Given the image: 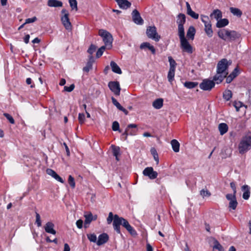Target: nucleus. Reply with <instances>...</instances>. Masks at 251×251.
I'll use <instances>...</instances> for the list:
<instances>
[{
	"label": "nucleus",
	"mask_w": 251,
	"mask_h": 251,
	"mask_svg": "<svg viewBox=\"0 0 251 251\" xmlns=\"http://www.w3.org/2000/svg\"><path fill=\"white\" fill-rule=\"evenodd\" d=\"M238 73L239 70L238 67H236L228 76H226V82L227 83H230L233 80V79L238 75Z\"/></svg>",
	"instance_id": "17"
},
{
	"label": "nucleus",
	"mask_w": 251,
	"mask_h": 251,
	"mask_svg": "<svg viewBox=\"0 0 251 251\" xmlns=\"http://www.w3.org/2000/svg\"><path fill=\"white\" fill-rule=\"evenodd\" d=\"M215 85V82L213 80L209 79H204L200 84V88L204 91H210Z\"/></svg>",
	"instance_id": "8"
},
{
	"label": "nucleus",
	"mask_w": 251,
	"mask_h": 251,
	"mask_svg": "<svg viewBox=\"0 0 251 251\" xmlns=\"http://www.w3.org/2000/svg\"><path fill=\"white\" fill-rule=\"evenodd\" d=\"M196 30L193 26H190L187 31V37L188 38L193 40L195 35Z\"/></svg>",
	"instance_id": "24"
},
{
	"label": "nucleus",
	"mask_w": 251,
	"mask_h": 251,
	"mask_svg": "<svg viewBox=\"0 0 251 251\" xmlns=\"http://www.w3.org/2000/svg\"><path fill=\"white\" fill-rule=\"evenodd\" d=\"M68 183H69V185H70V186L72 188H74L75 187V179H74V178L71 175H70L69 176V177H68Z\"/></svg>",
	"instance_id": "46"
},
{
	"label": "nucleus",
	"mask_w": 251,
	"mask_h": 251,
	"mask_svg": "<svg viewBox=\"0 0 251 251\" xmlns=\"http://www.w3.org/2000/svg\"><path fill=\"white\" fill-rule=\"evenodd\" d=\"M75 88V85L74 84H71L70 86H65L64 87V90L68 92H72Z\"/></svg>",
	"instance_id": "59"
},
{
	"label": "nucleus",
	"mask_w": 251,
	"mask_h": 251,
	"mask_svg": "<svg viewBox=\"0 0 251 251\" xmlns=\"http://www.w3.org/2000/svg\"><path fill=\"white\" fill-rule=\"evenodd\" d=\"M37 21V18L34 16L31 18H27L25 20L24 24H27L35 22Z\"/></svg>",
	"instance_id": "58"
},
{
	"label": "nucleus",
	"mask_w": 251,
	"mask_h": 251,
	"mask_svg": "<svg viewBox=\"0 0 251 251\" xmlns=\"http://www.w3.org/2000/svg\"><path fill=\"white\" fill-rule=\"evenodd\" d=\"M230 12L234 16H236L238 17H240L242 15V11L237 8L230 7L229 8Z\"/></svg>",
	"instance_id": "32"
},
{
	"label": "nucleus",
	"mask_w": 251,
	"mask_h": 251,
	"mask_svg": "<svg viewBox=\"0 0 251 251\" xmlns=\"http://www.w3.org/2000/svg\"><path fill=\"white\" fill-rule=\"evenodd\" d=\"M83 222L82 220L79 219V220H77L76 222V225L77 227L79 229L81 228L83 226Z\"/></svg>",
	"instance_id": "62"
},
{
	"label": "nucleus",
	"mask_w": 251,
	"mask_h": 251,
	"mask_svg": "<svg viewBox=\"0 0 251 251\" xmlns=\"http://www.w3.org/2000/svg\"><path fill=\"white\" fill-rule=\"evenodd\" d=\"M92 68V64H91V62H87L86 66L83 67V71L85 72L88 73Z\"/></svg>",
	"instance_id": "48"
},
{
	"label": "nucleus",
	"mask_w": 251,
	"mask_h": 251,
	"mask_svg": "<svg viewBox=\"0 0 251 251\" xmlns=\"http://www.w3.org/2000/svg\"><path fill=\"white\" fill-rule=\"evenodd\" d=\"M218 128L220 132V134L223 135L227 131L228 126L225 123H221L219 125Z\"/></svg>",
	"instance_id": "28"
},
{
	"label": "nucleus",
	"mask_w": 251,
	"mask_h": 251,
	"mask_svg": "<svg viewBox=\"0 0 251 251\" xmlns=\"http://www.w3.org/2000/svg\"><path fill=\"white\" fill-rule=\"evenodd\" d=\"M69 2L71 8L77 10V2L76 0H69Z\"/></svg>",
	"instance_id": "44"
},
{
	"label": "nucleus",
	"mask_w": 251,
	"mask_h": 251,
	"mask_svg": "<svg viewBox=\"0 0 251 251\" xmlns=\"http://www.w3.org/2000/svg\"><path fill=\"white\" fill-rule=\"evenodd\" d=\"M114 217L113 213L110 212L109 213L108 216L107 218V223L108 224H110L112 221H114Z\"/></svg>",
	"instance_id": "55"
},
{
	"label": "nucleus",
	"mask_w": 251,
	"mask_h": 251,
	"mask_svg": "<svg viewBox=\"0 0 251 251\" xmlns=\"http://www.w3.org/2000/svg\"><path fill=\"white\" fill-rule=\"evenodd\" d=\"M186 22V17L184 14L180 13L177 16L176 23L178 25H184Z\"/></svg>",
	"instance_id": "26"
},
{
	"label": "nucleus",
	"mask_w": 251,
	"mask_h": 251,
	"mask_svg": "<svg viewBox=\"0 0 251 251\" xmlns=\"http://www.w3.org/2000/svg\"><path fill=\"white\" fill-rule=\"evenodd\" d=\"M88 239L89 240L90 242H93V243H96L97 242V236L94 233H91V234H88L87 235Z\"/></svg>",
	"instance_id": "42"
},
{
	"label": "nucleus",
	"mask_w": 251,
	"mask_h": 251,
	"mask_svg": "<svg viewBox=\"0 0 251 251\" xmlns=\"http://www.w3.org/2000/svg\"><path fill=\"white\" fill-rule=\"evenodd\" d=\"M96 46H95L94 45H93V44H91L88 50H87V52L88 53H89L90 54V55H92L93 53L96 50Z\"/></svg>",
	"instance_id": "53"
},
{
	"label": "nucleus",
	"mask_w": 251,
	"mask_h": 251,
	"mask_svg": "<svg viewBox=\"0 0 251 251\" xmlns=\"http://www.w3.org/2000/svg\"><path fill=\"white\" fill-rule=\"evenodd\" d=\"M120 8L127 9L130 7L131 4L127 0H115Z\"/></svg>",
	"instance_id": "19"
},
{
	"label": "nucleus",
	"mask_w": 251,
	"mask_h": 251,
	"mask_svg": "<svg viewBox=\"0 0 251 251\" xmlns=\"http://www.w3.org/2000/svg\"><path fill=\"white\" fill-rule=\"evenodd\" d=\"M111 148L112 149V152L113 155L115 156L116 159L117 160H119L118 156L120 154V148L119 147L115 146V145H112Z\"/></svg>",
	"instance_id": "35"
},
{
	"label": "nucleus",
	"mask_w": 251,
	"mask_h": 251,
	"mask_svg": "<svg viewBox=\"0 0 251 251\" xmlns=\"http://www.w3.org/2000/svg\"><path fill=\"white\" fill-rule=\"evenodd\" d=\"M168 61L170 63V69L176 70V62L175 60L172 58V57L169 56Z\"/></svg>",
	"instance_id": "40"
},
{
	"label": "nucleus",
	"mask_w": 251,
	"mask_h": 251,
	"mask_svg": "<svg viewBox=\"0 0 251 251\" xmlns=\"http://www.w3.org/2000/svg\"><path fill=\"white\" fill-rule=\"evenodd\" d=\"M237 204L238 202L237 201L236 199H234L232 201H230L229 203V207L233 210H235L236 208Z\"/></svg>",
	"instance_id": "45"
},
{
	"label": "nucleus",
	"mask_w": 251,
	"mask_h": 251,
	"mask_svg": "<svg viewBox=\"0 0 251 251\" xmlns=\"http://www.w3.org/2000/svg\"><path fill=\"white\" fill-rule=\"evenodd\" d=\"M146 34L149 38L153 40L155 42L159 41L161 37L158 35L156 28L155 26H149L147 27Z\"/></svg>",
	"instance_id": "6"
},
{
	"label": "nucleus",
	"mask_w": 251,
	"mask_h": 251,
	"mask_svg": "<svg viewBox=\"0 0 251 251\" xmlns=\"http://www.w3.org/2000/svg\"><path fill=\"white\" fill-rule=\"evenodd\" d=\"M231 64V61L228 62L226 58L221 59L217 64L216 72L218 74H228V67Z\"/></svg>",
	"instance_id": "4"
},
{
	"label": "nucleus",
	"mask_w": 251,
	"mask_h": 251,
	"mask_svg": "<svg viewBox=\"0 0 251 251\" xmlns=\"http://www.w3.org/2000/svg\"><path fill=\"white\" fill-rule=\"evenodd\" d=\"M84 217L85 218L84 221V226L87 227L86 225H89L93 221V216L91 212H89L88 214L85 215Z\"/></svg>",
	"instance_id": "31"
},
{
	"label": "nucleus",
	"mask_w": 251,
	"mask_h": 251,
	"mask_svg": "<svg viewBox=\"0 0 251 251\" xmlns=\"http://www.w3.org/2000/svg\"><path fill=\"white\" fill-rule=\"evenodd\" d=\"M109 240V236L106 233H103L98 236L97 244L101 246L106 243Z\"/></svg>",
	"instance_id": "14"
},
{
	"label": "nucleus",
	"mask_w": 251,
	"mask_h": 251,
	"mask_svg": "<svg viewBox=\"0 0 251 251\" xmlns=\"http://www.w3.org/2000/svg\"><path fill=\"white\" fill-rule=\"evenodd\" d=\"M213 248L217 249L219 251H224V248L217 241H215Z\"/></svg>",
	"instance_id": "47"
},
{
	"label": "nucleus",
	"mask_w": 251,
	"mask_h": 251,
	"mask_svg": "<svg viewBox=\"0 0 251 251\" xmlns=\"http://www.w3.org/2000/svg\"><path fill=\"white\" fill-rule=\"evenodd\" d=\"M201 20L203 23L204 26L211 24V22L207 16L201 15Z\"/></svg>",
	"instance_id": "41"
},
{
	"label": "nucleus",
	"mask_w": 251,
	"mask_h": 251,
	"mask_svg": "<svg viewBox=\"0 0 251 251\" xmlns=\"http://www.w3.org/2000/svg\"><path fill=\"white\" fill-rule=\"evenodd\" d=\"M198 85V82H190V81H186L184 83V85L185 87L188 89H192L196 87Z\"/></svg>",
	"instance_id": "36"
},
{
	"label": "nucleus",
	"mask_w": 251,
	"mask_h": 251,
	"mask_svg": "<svg viewBox=\"0 0 251 251\" xmlns=\"http://www.w3.org/2000/svg\"><path fill=\"white\" fill-rule=\"evenodd\" d=\"M143 174L145 176H148L151 179L156 178L158 176V173L154 171L151 167L146 168L143 171Z\"/></svg>",
	"instance_id": "11"
},
{
	"label": "nucleus",
	"mask_w": 251,
	"mask_h": 251,
	"mask_svg": "<svg viewBox=\"0 0 251 251\" xmlns=\"http://www.w3.org/2000/svg\"><path fill=\"white\" fill-rule=\"evenodd\" d=\"M36 222L35 223L37 224L38 227H40L42 225L41 218L39 214L36 212Z\"/></svg>",
	"instance_id": "51"
},
{
	"label": "nucleus",
	"mask_w": 251,
	"mask_h": 251,
	"mask_svg": "<svg viewBox=\"0 0 251 251\" xmlns=\"http://www.w3.org/2000/svg\"><path fill=\"white\" fill-rule=\"evenodd\" d=\"M47 4L50 7H60L63 5L62 1L58 0H49Z\"/></svg>",
	"instance_id": "21"
},
{
	"label": "nucleus",
	"mask_w": 251,
	"mask_h": 251,
	"mask_svg": "<svg viewBox=\"0 0 251 251\" xmlns=\"http://www.w3.org/2000/svg\"><path fill=\"white\" fill-rule=\"evenodd\" d=\"M99 35L102 37L105 46L108 49L112 47L113 38L112 35L108 31L103 29H100L99 32Z\"/></svg>",
	"instance_id": "5"
},
{
	"label": "nucleus",
	"mask_w": 251,
	"mask_h": 251,
	"mask_svg": "<svg viewBox=\"0 0 251 251\" xmlns=\"http://www.w3.org/2000/svg\"><path fill=\"white\" fill-rule=\"evenodd\" d=\"M147 251H153V248L152 246L149 244L147 243L146 245Z\"/></svg>",
	"instance_id": "64"
},
{
	"label": "nucleus",
	"mask_w": 251,
	"mask_h": 251,
	"mask_svg": "<svg viewBox=\"0 0 251 251\" xmlns=\"http://www.w3.org/2000/svg\"><path fill=\"white\" fill-rule=\"evenodd\" d=\"M110 66L111 67L112 71L116 74H121L122 72L121 69L119 66L113 61H111Z\"/></svg>",
	"instance_id": "23"
},
{
	"label": "nucleus",
	"mask_w": 251,
	"mask_h": 251,
	"mask_svg": "<svg viewBox=\"0 0 251 251\" xmlns=\"http://www.w3.org/2000/svg\"><path fill=\"white\" fill-rule=\"evenodd\" d=\"M112 128L113 131H119L120 132H121L119 128V124L117 121H114L113 123Z\"/></svg>",
	"instance_id": "50"
},
{
	"label": "nucleus",
	"mask_w": 251,
	"mask_h": 251,
	"mask_svg": "<svg viewBox=\"0 0 251 251\" xmlns=\"http://www.w3.org/2000/svg\"><path fill=\"white\" fill-rule=\"evenodd\" d=\"M242 191L244 192L243 194V198L247 200L250 196V187L247 185H244L241 187Z\"/></svg>",
	"instance_id": "18"
},
{
	"label": "nucleus",
	"mask_w": 251,
	"mask_h": 251,
	"mask_svg": "<svg viewBox=\"0 0 251 251\" xmlns=\"http://www.w3.org/2000/svg\"><path fill=\"white\" fill-rule=\"evenodd\" d=\"M122 225L132 235H137L136 230L130 225L128 222L123 217L115 214L114 217L113 226L114 230L118 234H121L120 226Z\"/></svg>",
	"instance_id": "1"
},
{
	"label": "nucleus",
	"mask_w": 251,
	"mask_h": 251,
	"mask_svg": "<svg viewBox=\"0 0 251 251\" xmlns=\"http://www.w3.org/2000/svg\"><path fill=\"white\" fill-rule=\"evenodd\" d=\"M54 225L50 222H47L45 226V230L46 232L50 234H52L53 235H55L56 233V232L55 229H54Z\"/></svg>",
	"instance_id": "15"
},
{
	"label": "nucleus",
	"mask_w": 251,
	"mask_h": 251,
	"mask_svg": "<svg viewBox=\"0 0 251 251\" xmlns=\"http://www.w3.org/2000/svg\"><path fill=\"white\" fill-rule=\"evenodd\" d=\"M4 116L9 121V122L12 124H15V121L13 118L9 114L6 113L3 114Z\"/></svg>",
	"instance_id": "52"
},
{
	"label": "nucleus",
	"mask_w": 251,
	"mask_h": 251,
	"mask_svg": "<svg viewBox=\"0 0 251 251\" xmlns=\"http://www.w3.org/2000/svg\"><path fill=\"white\" fill-rule=\"evenodd\" d=\"M61 12L64 14V15L61 17V22L65 28L68 30H70L72 29V25L69 18V13L65 9L62 10Z\"/></svg>",
	"instance_id": "7"
},
{
	"label": "nucleus",
	"mask_w": 251,
	"mask_h": 251,
	"mask_svg": "<svg viewBox=\"0 0 251 251\" xmlns=\"http://www.w3.org/2000/svg\"><path fill=\"white\" fill-rule=\"evenodd\" d=\"M137 125L136 124H129L127 126L125 132L122 135V136L123 137H124V138H125L124 139L126 140L127 139V136L128 135V131L130 128H137Z\"/></svg>",
	"instance_id": "30"
},
{
	"label": "nucleus",
	"mask_w": 251,
	"mask_h": 251,
	"mask_svg": "<svg viewBox=\"0 0 251 251\" xmlns=\"http://www.w3.org/2000/svg\"><path fill=\"white\" fill-rule=\"evenodd\" d=\"M78 121L80 124H82L84 123L85 117V115L83 113H79L78 114Z\"/></svg>",
	"instance_id": "56"
},
{
	"label": "nucleus",
	"mask_w": 251,
	"mask_h": 251,
	"mask_svg": "<svg viewBox=\"0 0 251 251\" xmlns=\"http://www.w3.org/2000/svg\"><path fill=\"white\" fill-rule=\"evenodd\" d=\"M110 90L116 95L119 96L120 94L121 87L118 81H110L108 84Z\"/></svg>",
	"instance_id": "10"
},
{
	"label": "nucleus",
	"mask_w": 251,
	"mask_h": 251,
	"mask_svg": "<svg viewBox=\"0 0 251 251\" xmlns=\"http://www.w3.org/2000/svg\"><path fill=\"white\" fill-rule=\"evenodd\" d=\"M178 35L180 39L185 38L184 25H178Z\"/></svg>",
	"instance_id": "34"
},
{
	"label": "nucleus",
	"mask_w": 251,
	"mask_h": 251,
	"mask_svg": "<svg viewBox=\"0 0 251 251\" xmlns=\"http://www.w3.org/2000/svg\"><path fill=\"white\" fill-rule=\"evenodd\" d=\"M204 31L208 37L210 38L213 36V31L212 29L211 24L204 26Z\"/></svg>",
	"instance_id": "33"
},
{
	"label": "nucleus",
	"mask_w": 251,
	"mask_h": 251,
	"mask_svg": "<svg viewBox=\"0 0 251 251\" xmlns=\"http://www.w3.org/2000/svg\"><path fill=\"white\" fill-rule=\"evenodd\" d=\"M151 152L152 155L154 159L156 162V164H158L159 163V157L156 149L154 148H151Z\"/></svg>",
	"instance_id": "38"
},
{
	"label": "nucleus",
	"mask_w": 251,
	"mask_h": 251,
	"mask_svg": "<svg viewBox=\"0 0 251 251\" xmlns=\"http://www.w3.org/2000/svg\"><path fill=\"white\" fill-rule=\"evenodd\" d=\"M186 5L187 14L195 19H198L199 18V14L195 13L192 10L190 5L188 2H186Z\"/></svg>",
	"instance_id": "20"
},
{
	"label": "nucleus",
	"mask_w": 251,
	"mask_h": 251,
	"mask_svg": "<svg viewBox=\"0 0 251 251\" xmlns=\"http://www.w3.org/2000/svg\"><path fill=\"white\" fill-rule=\"evenodd\" d=\"M226 198L228 201H230L236 199V194H234V193H233V194H226Z\"/></svg>",
	"instance_id": "60"
},
{
	"label": "nucleus",
	"mask_w": 251,
	"mask_h": 251,
	"mask_svg": "<svg viewBox=\"0 0 251 251\" xmlns=\"http://www.w3.org/2000/svg\"><path fill=\"white\" fill-rule=\"evenodd\" d=\"M251 149V132H249L241 140L238 149L239 153L244 154Z\"/></svg>",
	"instance_id": "3"
},
{
	"label": "nucleus",
	"mask_w": 251,
	"mask_h": 251,
	"mask_svg": "<svg viewBox=\"0 0 251 251\" xmlns=\"http://www.w3.org/2000/svg\"><path fill=\"white\" fill-rule=\"evenodd\" d=\"M180 48L182 50L188 53H192L193 52V47L189 43L186 38L180 39Z\"/></svg>",
	"instance_id": "9"
},
{
	"label": "nucleus",
	"mask_w": 251,
	"mask_h": 251,
	"mask_svg": "<svg viewBox=\"0 0 251 251\" xmlns=\"http://www.w3.org/2000/svg\"><path fill=\"white\" fill-rule=\"evenodd\" d=\"M151 44L148 42H144L140 45L141 49H144L146 48H148L150 46Z\"/></svg>",
	"instance_id": "61"
},
{
	"label": "nucleus",
	"mask_w": 251,
	"mask_h": 251,
	"mask_svg": "<svg viewBox=\"0 0 251 251\" xmlns=\"http://www.w3.org/2000/svg\"><path fill=\"white\" fill-rule=\"evenodd\" d=\"M218 36L225 41L231 42L240 37V34L235 30H229L225 28L218 31Z\"/></svg>",
	"instance_id": "2"
},
{
	"label": "nucleus",
	"mask_w": 251,
	"mask_h": 251,
	"mask_svg": "<svg viewBox=\"0 0 251 251\" xmlns=\"http://www.w3.org/2000/svg\"><path fill=\"white\" fill-rule=\"evenodd\" d=\"M229 21L227 19H220L217 21L216 27L218 28H222L228 25Z\"/></svg>",
	"instance_id": "22"
},
{
	"label": "nucleus",
	"mask_w": 251,
	"mask_h": 251,
	"mask_svg": "<svg viewBox=\"0 0 251 251\" xmlns=\"http://www.w3.org/2000/svg\"><path fill=\"white\" fill-rule=\"evenodd\" d=\"M106 49L105 46H101L99 50H97L96 53V57L99 58L103 54L104 51Z\"/></svg>",
	"instance_id": "43"
},
{
	"label": "nucleus",
	"mask_w": 251,
	"mask_h": 251,
	"mask_svg": "<svg viewBox=\"0 0 251 251\" xmlns=\"http://www.w3.org/2000/svg\"><path fill=\"white\" fill-rule=\"evenodd\" d=\"M163 105V100L161 98L156 99L152 103V106L157 109H160Z\"/></svg>",
	"instance_id": "25"
},
{
	"label": "nucleus",
	"mask_w": 251,
	"mask_h": 251,
	"mask_svg": "<svg viewBox=\"0 0 251 251\" xmlns=\"http://www.w3.org/2000/svg\"><path fill=\"white\" fill-rule=\"evenodd\" d=\"M171 144L174 151L175 152H178L179 151L180 146L179 142L176 140L173 139L171 141Z\"/></svg>",
	"instance_id": "29"
},
{
	"label": "nucleus",
	"mask_w": 251,
	"mask_h": 251,
	"mask_svg": "<svg viewBox=\"0 0 251 251\" xmlns=\"http://www.w3.org/2000/svg\"><path fill=\"white\" fill-rule=\"evenodd\" d=\"M111 100L113 104L120 110L123 107L120 103L113 97H112Z\"/></svg>",
	"instance_id": "49"
},
{
	"label": "nucleus",
	"mask_w": 251,
	"mask_h": 251,
	"mask_svg": "<svg viewBox=\"0 0 251 251\" xmlns=\"http://www.w3.org/2000/svg\"><path fill=\"white\" fill-rule=\"evenodd\" d=\"M233 105L236 108V111H239L240 108L243 106V103L240 101H235Z\"/></svg>",
	"instance_id": "57"
},
{
	"label": "nucleus",
	"mask_w": 251,
	"mask_h": 251,
	"mask_svg": "<svg viewBox=\"0 0 251 251\" xmlns=\"http://www.w3.org/2000/svg\"><path fill=\"white\" fill-rule=\"evenodd\" d=\"M228 74H218L216 72V74L214 76L213 80L215 83L220 84L221 83L223 80L224 79L225 77H226Z\"/></svg>",
	"instance_id": "16"
},
{
	"label": "nucleus",
	"mask_w": 251,
	"mask_h": 251,
	"mask_svg": "<svg viewBox=\"0 0 251 251\" xmlns=\"http://www.w3.org/2000/svg\"><path fill=\"white\" fill-rule=\"evenodd\" d=\"M175 70H176L169 69V71L168 73L167 77H168V81L170 83H172L174 79Z\"/></svg>",
	"instance_id": "37"
},
{
	"label": "nucleus",
	"mask_w": 251,
	"mask_h": 251,
	"mask_svg": "<svg viewBox=\"0 0 251 251\" xmlns=\"http://www.w3.org/2000/svg\"><path fill=\"white\" fill-rule=\"evenodd\" d=\"M210 17H213L217 21L222 18V13L219 9L214 10L213 12L210 15Z\"/></svg>",
	"instance_id": "27"
},
{
	"label": "nucleus",
	"mask_w": 251,
	"mask_h": 251,
	"mask_svg": "<svg viewBox=\"0 0 251 251\" xmlns=\"http://www.w3.org/2000/svg\"><path fill=\"white\" fill-rule=\"evenodd\" d=\"M201 195L204 198V197H209L211 195V193L207 190H205L204 189H202L200 191Z\"/></svg>",
	"instance_id": "54"
},
{
	"label": "nucleus",
	"mask_w": 251,
	"mask_h": 251,
	"mask_svg": "<svg viewBox=\"0 0 251 251\" xmlns=\"http://www.w3.org/2000/svg\"><path fill=\"white\" fill-rule=\"evenodd\" d=\"M47 174L52 177L56 180L62 183H64V180L61 178L54 170L51 169H47L46 170Z\"/></svg>",
	"instance_id": "13"
},
{
	"label": "nucleus",
	"mask_w": 251,
	"mask_h": 251,
	"mask_svg": "<svg viewBox=\"0 0 251 251\" xmlns=\"http://www.w3.org/2000/svg\"><path fill=\"white\" fill-rule=\"evenodd\" d=\"M230 186L233 190V192L234 194H236V188L235 183L234 182H231L230 183Z\"/></svg>",
	"instance_id": "63"
},
{
	"label": "nucleus",
	"mask_w": 251,
	"mask_h": 251,
	"mask_svg": "<svg viewBox=\"0 0 251 251\" xmlns=\"http://www.w3.org/2000/svg\"><path fill=\"white\" fill-rule=\"evenodd\" d=\"M232 97V92L229 90L225 91L223 93V98L226 100H229Z\"/></svg>",
	"instance_id": "39"
},
{
	"label": "nucleus",
	"mask_w": 251,
	"mask_h": 251,
	"mask_svg": "<svg viewBox=\"0 0 251 251\" xmlns=\"http://www.w3.org/2000/svg\"><path fill=\"white\" fill-rule=\"evenodd\" d=\"M131 15L132 21L135 24L138 25H142L144 24V20L137 10L134 9L133 10Z\"/></svg>",
	"instance_id": "12"
}]
</instances>
